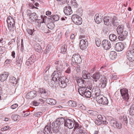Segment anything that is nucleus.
Instances as JSON below:
<instances>
[{
	"label": "nucleus",
	"instance_id": "nucleus-1",
	"mask_svg": "<svg viewBox=\"0 0 134 134\" xmlns=\"http://www.w3.org/2000/svg\"><path fill=\"white\" fill-rule=\"evenodd\" d=\"M116 31L118 34L119 35L118 37V38L119 40L123 41L127 37L128 32L125 30L123 25H119L117 27Z\"/></svg>",
	"mask_w": 134,
	"mask_h": 134
},
{
	"label": "nucleus",
	"instance_id": "nucleus-2",
	"mask_svg": "<svg viewBox=\"0 0 134 134\" xmlns=\"http://www.w3.org/2000/svg\"><path fill=\"white\" fill-rule=\"evenodd\" d=\"M57 71H54L52 75V80L50 79L48 81V85L51 87H53L55 86V84L58 83V77L60 76V73L59 72V74Z\"/></svg>",
	"mask_w": 134,
	"mask_h": 134
},
{
	"label": "nucleus",
	"instance_id": "nucleus-3",
	"mask_svg": "<svg viewBox=\"0 0 134 134\" xmlns=\"http://www.w3.org/2000/svg\"><path fill=\"white\" fill-rule=\"evenodd\" d=\"M58 83L59 86L62 88H64L67 85V83L69 82V79H67L66 77L62 76V75L58 77Z\"/></svg>",
	"mask_w": 134,
	"mask_h": 134
},
{
	"label": "nucleus",
	"instance_id": "nucleus-4",
	"mask_svg": "<svg viewBox=\"0 0 134 134\" xmlns=\"http://www.w3.org/2000/svg\"><path fill=\"white\" fill-rule=\"evenodd\" d=\"M79 93L82 96H84L87 98H90L91 95V92L86 87L78 88Z\"/></svg>",
	"mask_w": 134,
	"mask_h": 134
},
{
	"label": "nucleus",
	"instance_id": "nucleus-5",
	"mask_svg": "<svg viewBox=\"0 0 134 134\" xmlns=\"http://www.w3.org/2000/svg\"><path fill=\"white\" fill-rule=\"evenodd\" d=\"M96 100L99 104L103 105H107L108 103L107 98L103 96V95H100L96 97Z\"/></svg>",
	"mask_w": 134,
	"mask_h": 134
},
{
	"label": "nucleus",
	"instance_id": "nucleus-6",
	"mask_svg": "<svg viewBox=\"0 0 134 134\" xmlns=\"http://www.w3.org/2000/svg\"><path fill=\"white\" fill-rule=\"evenodd\" d=\"M72 61L73 64L76 65H78L81 63V58L78 53H76L73 55L72 58Z\"/></svg>",
	"mask_w": 134,
	"mask_h": 134
},
{
	"label": "nucleus",
	"instance_id": "nucleus-7",
	"mask_svg": "<svg viewBox=\"0 0 134 134\" xmlns=\"http://www.w3.org/2000/svg\"><path fill=\"white\" fill-rule=\"evenodd\" d=\"M120 91L121 94L120 99H123L127 100H129L130 97L128 90L125 88H123L121 89Z\"/></svg>",
	"mask_w": 134,
	"mask_h": 134
},
{
	"label": "nucleus",
	"instance_id": "nucleus-8",
	"mask_svg": "<svg viewBox=\"0 0 134 134\" xmlns=\"http://www.w3.org/2000/svg\"><path fill=\"white\" fill-rule=\"evenodd\" d=\"M7 22L8 24V28L9 30L14 29L15 28V22L14 18L10 16H9L7 18Z\"/></svg>",
	"mask_w": 134,
	"mask_h": 134
},
{
	"label": "nucleus",
	"instance_id": "nucleus-9",
	"mask_svg": "<svg viewBox=\"0 0 134 134\" xmlns=\"http://www.w3.org/2000/svg\"><path fill=\"white\" fill-rule=\"evenodd\" d=\"M71 19L73 22L76 25H79L82 23V19L79 16L76 14L73 15Z\"/></svg>",
	"mask_w": 134,
	"mask_h": 134
},
{
	"label": "nucleus",
	"instance_id": "nucleus-10",
	"mask_svg": "<svg viewBox=\"0 0 134 134\" xmlns=\"http://www.w3.org/2000/svg\"><path fill=\"white\" fill-rule=\"evenodd\" d=\"M27 14L29 16L30 20L32 22H34L38 19V17L35 13H31L30 10H27Z\"/></svg>",
	"mask_w": 134,
	"mask_h": 134
},
{
	"label": "nucleus",
	"instance_id": "nucleus-11",
	"mask_svg": "<svg viewBox=\"0 0 134 134\" xmlns=\"http://www.w3.org/2000/svg\"><path fill=\"white\" fill-rule=\"evenodd\" d=\"M55 63L56 65V70L54 71H57L59 74V72L60 73V75L62 74V62L60 60L56 61Z\"/></svg>",
	"mask_w": 134,
	"mask_h": 134
},
{
	"label": "nucleus",
	"instance_id": "nucleus-12",
	"mask_svg": "<svg viewBox=\"0 0 134 134\" xmlns=\"http://www.w3.org/2000/svg\"><path fill=\"white\" fill-rule=\"evenodd\" d=\"M74 122L72 120L67 119H65L64 125L69 129H72L74 127Z\"/></svg>",
	"mask_w": 134,
	"mask_h": 134
},
{
	"label": "nucleus",
	"instance_id": "nucleus-13",
	"mask_svg": "<svg viewBox=\"0 0 134 134\" xmlns=\"http://www.w3.org/2000/svg\"><path fill=\"white\" fill-rule=\"evenodd\" d=\"M78 85L79 87V88H86V82L84 80L80 78L79 77H77L76 79Z\"/></svg>",
	"mask_w": 134,
	"mask_h": 134
},
{
	"label": "nucleus",
	"instance_id": "nucleus-14",
	"mask_svg": "<svg viewBox=\"0 0 134 134\" xmlns=\"http://www.w3.org/2000/svg\"><path fill=\"white\" fill-rule=\"evenodd\" d=\"M53 122L50 125V127L52 130L53 132L58 133L61 127L57 124Z\"/></svg>",
	"mask_w": 134,
	"mask_h": 134
},
{
	"label": "nucleus",
	"instance_id": "nucleus-15",
	"mask_svg": "<svg viewBox=\"0 0 134 134\" xmlns=\"http://www.w3.org/2000/svg\"><path fill=\"white\" fill-rule=\"evenodd\" d=\"M126 55L129 60L131 62L134 61V51L132 50H128L126 52Z\"/></svg>",
	"mask_w": 134,
	"mask_h": 134
},
{
	"label": "nucleus",
	"instance_id": "nucleus-16",
	"mask_svg": "<svg viewBox=\"0 0 134 134\" xmlns=\"http://www.w3.org/2000/svg\"><path fill=\"white\" fill-rule=\"evenodd\" d=\"M92 93L95 95L97 97V96H99L100 95H102L100 94V90L99 88L97 86H94L92 88Z\"/></svg>",
	"mask_w": 134,
	"mask_h": 134
},
{
	"label": "nucleus",
	"instance_id": "nucleus-17",
	"mask_svg": "<svg viewBox=\"0 0 134 134\" xmlns=\"http://www.w3.org/2000/svg\"><path fill=\"white\" fill-rule=\"evenodd\" d=\"M39 93L40 94L41 97L43 98L46 99L48 97L47 90L43 88L38 89Z\"/></svg>",
	"mask_w": 134,
	"mask_h": 134
},
{
	"label": "nucleus",
	"instance_id": "nucleus-18",
	"mask_svg": "<svg viewBox=\"0 0 134 134\" xmlns=\"http://www.w3.org/2000/svg\"><path fill=\"white\" fill-rule=\"evenodd\" d=\"M102 45L103 48L105 50L109 49L111 47L110 42L107 40H104L102 41Z\"/></svg>",
	"mask_w": 134,
	"mask_h": 134
},
{
	"label": "nucleus",
	"instance_id": "nucleus-19",
	"mask_svg": "<svg viewBox=\"0 0 134 134\" xmlns=\"http://www.w3.org/2000/svg\"><path fill=\"white\" fill-rule=\"evenodd\" d=\"M110 124L112 126L118 129H120L122 127L121 124H119L117 121L114 120L113 118L110 119Z\"/></svg>",
	"mask_w": 134,
	"mask_h": 134
},
{
	"label": "nucleus",
	"instance_id": "nucleus-20",
	"mask_svg": "<svg viewBox=\"0 0 134 134\" xmlns=\"http://www.w3.org/2000/svg\"><path fill=\"white\" fill-rule=\"evenodd\" d=\"M37 92L35 90H33L28 92L26 96V98L31 99L35 98L37 95Z\"/></svg>",
	"mask_w": 134,
	"mask_h": 134
},
{
	"label": "nucleus",
	"instance_id": "nucleus-21",
	"mask_svg": "<svg viewBox=\"0 0 134 134\" xmlns=\"http://www.w3.org/2000/svg\"><path fill=\"white\" fill-rule=\"evenodd\" d=\"M88 43L87 40H81L79 44L80 48L82 50H84L86 49Z\"/></svg>",
	"mask_w": 134,
	"mask_h": 134
},
{
	"label": "nucleus",
	"instance_id": "nucleus-22",
	"mask_svg": "<svg viewBox=\"0 0 134 134\" xmlns=\"http://www.w3.org/2000/svg\"><path fill=\"white\" fill-rule=\"evenodd\" d=\"M124 44L121 42H118L115 45V48L118 52L122 51L124 48Z\"/></svg>",
	"mask_w": 134,
	"mask_h": 134
},
{
	"label": "nucleus",
	"instance_id": "nucleus-23",
	"mask_svg": "<svg viewBox=\"0 0 134 134\" xmlns=\"http://www.w3.org/2000/svg\"><path fill=\"white\" fill-rule=\"evenodd\" d=\"M112 16H105L103 19L104 24L107 26H109L111 25V21Z\"/></svg>",
	"mask_w": 134,
	"mask_h": 134
},
{
	"label": "nucleus",
	"instance_id": "nucleus-24",
	"mask_svg": "<svg viewBox=\"0 0 134 134\" xmlns=\"http://www.w3.org/2000/svg\"><path fill=\"white\" fill-rule=\"evenodd\" d=\"M102 75H101L100 73L98 72H96L93 74L92 77L93 79V81L95 82H97L101 76L102 77Z\"/></svg>",
	"mask_w": 134,
	"mask_h": 134
},
{
	"label": "nucleus",
	"instance_id": "nucleus-25",
	"mask_svg": "<svg viewBox=\"0 0 134 134\" xmlns=\"http://www.w3.org/2000/svg\"><path fill=\"white\" fill-rule=\"evenodd\" d=\"M35 57L34 55H32L26 61V65L28 66L32 64L35 61Z\"/></svg>",
	"mask_w": 134,
	"mask_h": 134
},
{
	"label": "nucleus",
	"instance_id": "nucleus-26",
	"mask_svg": "<svg viewBox=\"0 0 134 134\" xmlns=\"http://www.w3.org/2000/svg\"><path fill=\"white\" fill-rule=\"evenodd\" d=\"M63 11L65 14L67 15H69L72 13L71 7L69 5L65 6L64 8Z\"/></svg>",
	"mask_w": 134,
	"mask_h": 134
},
{
	"label": "nucleus",
	"instance_id": "nucleus-27",
	"mask_svg": "<svg viewBox=\"0 0 134 134\" xmlns=\"http://www.w3.org/2000/svg\"><path fill=\"white\" fill-rule=\"evenodd\" d=\"M9 74V73L7 72H3L0 75V80L2 82L5 81L7 79Z\"/></svg>",
	"mask_w": 134,
	"mask_h": 134
},
{
	"label": "nucleus",
	"instance_id": "nucleus-28",
	"mask_svg": "<svg viewBox=\"0 0 134 134\" xmlns=\"http://www.w3.org/2000/svg\"><path fill=\"white\" fill-rule=\"evenodd\" d=\"M114 27H117L119 24V23L118 21L117 18L116 16H112L111 24Z\"/></svg>",
	"mask_w": 134,
	"mask_h": 134
},
{
	"label": "nucleus",
	"instance_id": "nucleus-29",
	"mask_svg": "<svg viewBox=\"0 0 134 134\" xmlns=\"http://www.w3.org/2000/svg\"><path fill=\"white\" fill-rule=\"evenodd\" d=\"M65 119L63 117L57 119L56 121L54 122L55 123V124H57L60 126V125L63 124L64 123H65Z\"/></svg>",
	"mask_w": 134,
	"mask_h": 134
},
{
	"label": "nucleus",
	"instance_id": "nucleus-30",
	"mask_svg": "<svg viewBox=\"0 0 134 134\" xmlns=\"http://www.w3.org/2000/svg\"><path fill=\"white\" fill-rule=\"evenodd\" d=\"M82 77L83 79H89L90 78V73L87 71L84 70L82 71Z\"/></svg>",
	"mask_w": 134,
	"mask_h": 134
},
{
	"label": "nucleus",
	"instance_id": "nucleus-31",
	"mask_svg": "<svg viewBox=\"0 0 134 134\" xmlns=\"http://www.w3.org/2000/svg\"><path fill=\"white\" fill-rule=\"evenodd\" d=\"M102 17L99 14H96L94 17V20L95 22L97 24H99L102 21Z\"/></svg>",
	"mask_w": 134,
	"mask_h": 134
},
{
	"label": "nucleus",
	"instance_id": "nucleus-32",
	"mask_svg": "<svg viewBox=\"0 0 134 134\" xmlns=\"http://www.w3.org/2000/svg\"><path fill=\"white\" fill-rule=\"evenodd\" d=\"M51 129H52L50 128V126H49L48 125H47L43 130V132L44 134H51Z\"/></svg>",
	"mask_w": 134,
	"mask_h": 134
},
{
	"label": "nucleus",
	"instance_id": "nucleus-33",
	"mask_svg": "<svg viewBox=\"0 0 134 134\" xmlns=\"http://www.w3.org/2000/svg\"><path fill=\"white\" fill-rule=\"evenodd\" d=\"M22 59L21 57L19 55L16 58V63L18 66L20 67L22 63Z\"/></svg>",
	"mask_w": 134,
	"mask_h": 134
},
{
	"label": "nucleus",
	"instance_id": "nucleus-34",
	"mask_svg": "<svg viewBox=\"0 0 134 134\" xmlns=\"http://www.w3.org/2000/svg\"><path fill=\"white\" fill-rule=\"evenodd\" d=\"M46 101L48 104L52 105H54L56 103V101L52 98H47L46 99Z\"/></svg>",
	"mask_w": 134,
	"mask_h": 134
},
{
	"label": "nucleus",
	"instance_id": "nucleus-35",
	"mask_svg": "<svg viewBox=\"0 0 134 134\" xmlns=\"http://www.w3.org/2000/svg\"><path fill=\"white\" fill-rule=\"evenodd\" d=\"M100 81L102 84L101 86L102 88H104L106 86L107 81L106 78L104 77L102 78Z\"/></svg>",
	"mask_w": 134,
	"mask_h": 134
},
{
	"label": "nucleus",
	"instance_id": "nucleus-36",
	"mask_svg": "<svg viewBox=\"0 0 134 134\" xmlns=\"http://www.w3.org/2000/svg\"><path fill=\"white\" fill-rule=\"evenodd\" d=\"M116 53L114 51H111L110 52L109 57L112 60L115 59L116 57Z\"/></svg>",
	"mask_w": 134,
	"mask_h": 134
},
{
	"label": "nucleus",
	"instance_id": "nucleus-37",
	"mask_svg": "<svg viewBox=\"0 0 134 134\" xmlns=\"http://www.w3.org/2000/svg\"><path fill=\"white\" fill-rule=\"evenodd\" d=\"M68 104L69 106L73 107H76L77 105L76 102L73 100L69 101Z\"/></svg>",
	"mask_w": 134,
	"mask_h": 134
},
{
	"label": "nucleus",
	"instance_id": "nucleus-38",
	"mask_svg": "<svg viewBox=\"0 0 134 134\" xmlns=\"http://www.w3.org/2000/svg\"><path fill=\"white\" fill-rule=\"evenodd\" d=\"M9 82L13 84L16 85L17 83V80L14 77H10L9 80Z\"/></svg>",
	"mask_w": 134,
	"mask_h": 134
},
{
	"label": "nucleus",
	"instance_id": "nucleus-39",
	"mask_svg": "<svg viewBox=\"0 0 134 134\" xmlns=\"http://www.w3.org/2000/svg\"><path fill=\"white\" fill-rule=\"evenodd\" d=\"M34 48L37 52L39 53L42 52V49L41 47L39 44L35 45L34 46Z\"/></svg>",
	"mask_w": 134,
	"mask_h": 134
},
{
	"label": "nucleus",
	"instance_id": "nucleus-40",
	"mask_svg": "<svg viewBox=\"0 0 134 134\" xmlns=\"http://www.w3.org/2000/svg\"><path fill=\"white\" fill-rule=\"evenodd\" d=\"M121 120L123 121L124 125H126L127 123V119L126 115H124L123 117L121 118Z\"/></svg>",
	"mask_w": 134,
	"mask_h": 134
},
{
	"label": "nucleus",
	"instance_id": "nucleus-41",
	"mask_svg": "<svg viewBox=\"0 0 134 134\" xmlns=\"http://www.w3.org/2000/svg\"><path fill=\"white\" fill-rule=\"evenodd\" d=\"M129 113L131 115H134V104L131 105L130 106L129 109Z\"/></svg>",
	"mask_w": 134,
	"mask_h": 134
},
{
	"label": "nucleus",
	"instance_id": "nucleus-42",
	"mask_svg": "<svg viewBox=\"0 0 134 134\" xmlns=\"http://www.w3.org/2000/svg\"><path fill=\"white\" fill-rule=\"evenodd\" d=\"M109 40L111 41H115L117 38V36L113 34L110 35L109 37Z\"/></svg>",
	"mask_w": 134,
	"mask_h": 134
},
{
	"label": "nucleus",
	"instance_id": "nucleus-43",
	"mask_svg": "<svg viewBox=\"0 0 134 134\" xmlns=\"http://www.w3.org/2000/svg\"><path fill=\"white\" fill-rule=\"evenodd\" d=\"M35 25L36 27L39 28L41 26V23H42L41 20L40 19H37L35 21Z\"/></svg>",
	"mask_w": 134,
	"mask_h": 134
},
{
	"label": "nucleus",
	"instance_id": "nucleus-44",
	"mask_svg": "<svg viewBox=\"0 0 134 134\" xmlns=\"http://www.w3.org/2000/svg\"><path fill=\"white\" fill-rule=\"evenodd\" d=\"M128 100L124 99L122 102L121 103L122 107L124 108L125 106L128 105L129 104L128 102Z\"/></svg>",
	"mask_w": 134,
	"mask_h": 134
},
{
	"label": "nucleus",
	"instance_id": "nucleus-45",
	"mask_svg": "<svg viewBox=\"0 0 134 134\" xmlns=\"http://www.w3.org/2000/svg\"><path fill=\"white\" fill-rule=\"evenodd\" d=\"M70 5L74 8H77L78 6V5L76 3L75 0H72V1Z\"/></svg>",
	"mask_w": 134,
	"mask_h": 134
},
{
	"label": "nucleus",
	"instance_id": "nucleus-46",
	"mask_svg": "<svg viewBox=\"0 0 134 134\" xmlns=\"http://www.w3.org/2000/svg\"><path fill=\"white\" fill-rule=\"evenodd\" d=\"M66 45L64 44L61 47V52L63 54H64L67 51Z\"/></svg>",
	"mask_w": 134,
	"mask_h": 134
},
{
	"label": "nucleus",
	"instance_id": "nucleus-47",
	"mask_svg": "<svg viewBox=\"0 0 134 134\" xmlns=\"http://www.w3.org/2000/svg\"><path fill=\"white\" fill-rule=\"evenodd\" d=\"M79 132L78 133H83L84 134H86V130L82 126H81L79 129H78Z\"/></svg>",
	"mask_w": 134,
	"mask_h": 134
},
{
	"label": "nucleus",
	"instance_id": "nucleus-48",
	"mask_svg": "<svg viewBox=\"0 0 134 134\" xmlns=\"http://www.w3.org/2000/svg\"><path fill=\"white\" fill-rule=\"evenodd\" d=\"M51 49V47L48 45L46 47L45 50L44 51V52L45 54H47L49 53Z\"/></svg>",
	"mask_w": 134,
	"mask_h": 134
},
{
	"label": "nucleus",
	"instance_id": "nucleus-49",
	"mask_svg": "<svg viewBox=\"0 0 134 134\" xmlns=\"http://www.w3.org/2000/svg\"><path fill=\"white\" fill-rule=\"evenodd\" d=\"M19 117L18 115L15 114L11 116L12 119L15 121H17Z\"/></svg>",
	"mask_w": 134,
	"mask_h": 134
},
{
	"label": "nucleus",
	"instance_id": "nucleus-50",
	"mask_svg": "<svg viewBox=\"0 0 134 134\" xmlns=\"http://www.w3.org/2000/svg\"><path fill=\"white\" fill-rule=\"evenodd\" d=\"M95 43L96 45L98 47L100 46L101 44V40L99 38H96V39Z\"/></svg>",
	"mask_w": 134,
	"mask_h": 134
},
{
	"label": "nucleus",
	"instance_id": "nucleus-51",
	"mask_svg": "<svg viewBox=\"0 0 134 134\" xmlns=\"http://www.w3.org/2000/svg\"><path fill=\"white\" fill-rule=\"evenodd\" d=\"M59 17L57 15H53L51 18V20L53 21H56L59 20Z\"/></svg>",
	"mask_w": 134,
	"mask_h": 134
},
{
	"label": "nucleus",
	"instance_id": "nucleus-52",
	"mask_svg": "<svg viewBox=\"0 0 134 134\" xmlns=\"http://www.w3.org/2000/svg\"><path fill=\"white\" fill-rule=\"evenodd\" d=\"M77 107L80 109L83 110H85L86 109V108L85 106L82 104H79L78 105Z\"/></svg>",
	"mask_w": 134,
	"mask_h": 134
},
{
	"label": "nucleus",
	"instance_id": "nucleus-53",
	"mask_svg": "<svg viewBox=\"0 0 134 134\" xmlns=\"http://www.w3.org/2000/svg\"><path fill=\"white\" fill-rule=\"evenodd\" d=\"M74 122V129L75 130L78 129H79L80 128V127L81 126L80 125H79V124L77 123L76 122Z\"/></svg>",
	"mask_w": 134,
	"mask_h": 134
},
{
	"label": "nucleus",
	"instance_id": "nucleus-54",
	"mask_svg": "<svg viewBox=\"0 0 134 134\" xmlns=\"http://www.w3.org/2000/svg\"><path fill=\"white\" fill-rule=\"evenodd\" d=\"M23 114H22V115L23 117H26L28 116L30 114L29 112L26 111H23Z\"/></svg>",
	"mask_w": 134,
	"mask_h": 134
},
{
	"label": "nucleus",
	"instance_id": "nucleus-55",
	"mask_svg": "<svg viewBox=\"0 0 134 134\" xmlns=\"http://www.w3.org/2000/svg\"><path fill=\"white\" fill-rule=\"evenodd\" d=\"M53 24L52 23H49L47 25V27L48 29H52L53 28Z\"/></svg>",
	"mask_w": 134,
	"mask_h": 134
},
{
	"label": "nucleus",
	"instance_id": "nucleus-56",
	"mask_svg": "<svg viewBox=\"0 0 134 134\" xmlns=\"http://www.w3.org/2000/svg\"><path fill=\"white\" fill-rule=\"evenodd\" d=\"M27 31L28 34L31 35H33V32L34 31H33V30L31 29H27Z\"/></svg>",
	"mask_w": 134,
	"mask_h": 134
},
{
	"label": "nucleus",
	"instance_id": "nucleus-57",
	"mask_svg": "<svg viewBox=\"0 0 134 134\" xmlns=\"http://www.w3.org/2000/svg\"><path fill=\"white\" fill-rule=\"evenodd\" d=\"M44 79L46 81L49 80V79L50 78V75H46V74L45 75V74H44Z\"/></svg>",
	"mask_w": 134,
	"mask_h": 134
},
{
	"label": "nucleus",
	"instance_id": "nucleus-58",
	"mask_svg": "<svg viewBox=\"0 0 134 134\" xmlns=\"http://www.w3.org/2000/svg\"><path fill=\"white\" fill-rule=\"evenodd\" d=\"M10 128V127L8 126H5V127L2 128L1 129V130L2 131H6L8 129H10L9 128Z\"/></svg>",
	"mask_w": 134,
	"mask_h": 134
},
{
	"label": "nucleus",
	"instance_id": "nucleus-59",
	"mask_svg": "<svg viewBox=\"0 0 134 134\" xmlns=\"http://www.w3.org/2000/svg\"><path fill=\"white\" fill-rule=\"evenodd\" d=\"M101 121L99 120H95V123L96 125H100L102 124Z\"/></svg>",
	"mask_w": 134,
	"mask_h": 134
},
{
	"label": "nucleus",
	"instance_id": "nucleus-60",
	"mask_svg": "<svg viewBox=\"0 0 134 134\" xmlns=\"http://www.w3.org/2000/svg\"><path fill=\"white\" fill-rule=\"evenodd\" d=\"M118 77L116 75H115V74H113L111 76V80H116L118 79Z\"/></svg>",
	"mask_w": 134,
	"mask_h": 134
},
{
	"label": "nucleus",
	"instance_id": "nucleus-61",
	"mask_svg": "<svg viewBox=\"0 0 134 134\" xmlns=\"http://www.w3.org/2000/svg\"><path fill=\"white\" fill-rule=\"evenodd\" d=\"M96 112L95 111L92 110H89L87 111V113L91 115H93Z\"/></svg>",
	"mask_w": 134,
	"mask_h": 134
},
{
	"label": "nucleus",
	"instance_id": "nucleus-62",
	"mask_svg": "<svg viewBox=\"0 0 134 134\" xmlns=\"http://www.w3.org/2000/svg\"><path fill=\"white\" fill-rule=\"evenodd\" d=\"M40 103L37 102L36 100H34L32 102V104L34 106H38Z\"/></svg>",
	"mask_w": 134,
	"mask_h": 134
},
{
	"label": "nucleus",
	"instance_id": "nucleus-63",
	"mask_svg": "<svg viewBox=\"0 0 134 134\" xmlns=\"http://www.w3.org/2000/svg\"><path fill=\"white\" fill-rule=\"evenodd\" d=\"M18 105L17 104H15L11 106V108L12 109H14L18 107Z\"/></svg>",
	"mask_w": 134,
	"mask_h": 134
},
{
	"label": "nucleus",
	"instance_id": "nucleus-64",
	"mask_svg": "<svg viewBox=\"0 0 134 134\" xmlns=\"http://www.w3.org/2000/svg\"><path fill=\"white\" fill-rule=\"evenodd\" d=\"M5 51V48L2 46H0V54L4 52Z\"/></svg>",
	"mask_w": 134,
	"mask_h": 134
}]
</instances>
